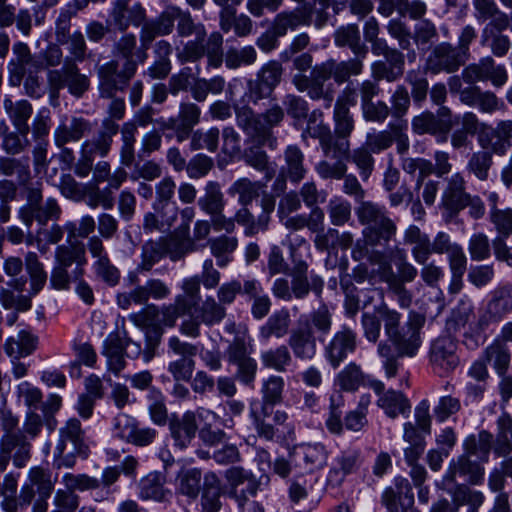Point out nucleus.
<instances>
[{
    "label": "nucleus",
    "instance_id": "obj_1",
    "mask_svg": "<svg viewBox=\"0 0 512 512\" xmlns=\"http://www.w3.org/2000/svg\"><path fill=\"white\" fill-rule=\"evenodd\" d=\"M366 57L355 55L354 58L337 62L330 59L316 65L310 76L295 74L292 76V84L299 92H306L308 97L317 101L322 99L324 107L330 108L334 100L332 85L325 86V82L333 77L337 84H343L351 76H358L363 71V60Z\"/></svg>",
    "mask_w": 512,
    "mask_h": 512
},
{
    "label": "nucleus",
    "instance_id": "obj_2",
    "mask_svg": "<svg viewBox=\"0 0 512 512\" xmlns=\"http://www.w3.org/2000/svg\"><path fill=\"white\" fill-rule=\"evenodd\" d=\"M176 30L178 36L182 38L195 36L194 39L188 40L183 48L177 52V58L182 64L196 62L206 56L209 66L214 68L221 66L223 62V36L220 32L215 31L207 36L204 24L196 23L190 11L181 7Z\"/></svg>",
    "mask_w": 512,
    "mask_h": 512
},
{
    "label": "nucleus",
    "instance_id": "obj_3",
    "mask_svg": "<svg viewBox=\"0 0 512 512\" xmlns=\"http://www.w3.org/2000/svg\"><path fill=\"white\" fill-rule=\"evenodd\" d=\"M235 116L238 127L253 142L275 149L277 140L272 129L279 126L285 116L284 109L280 105L273 104L263 113H255L251 107L246 105L236 107Z\"/></svg>",
    "mask_w": 512,
    "mask_h": 512
},
{
    "label": "nucleus",
    "instance_id": "obj_4",
    "mask_svg": "<svg viewBox=\"0 0 512 512\" xmlns=\"http://www.w3.org/2000/svg\"><path fill=\"white\" fill-rule=\"evenodd\" d=\"M356 216L364 226L363 237L369 246H386L397 233L396 223L388 216L385 206L372 201L361 202Z\"/></svg>",
    "mask_w": 512,
    "mask_h": 512
},
{
    "label": "nucleus",
    "instance_id": "obj_5",
    "mask_svg": "<svg viewBox=\"0 0 512 512\" xmlns=\"http://www.w3.org/2000/svg\"><path fill=\"white\" fill-rule=\"evenodd\" d=\"M86 264L83 247L77 248L64 244L57 246L49 278L50 287L57 291L70 290L72 282L84 276Z\"/></svg>",
    "mask_w": 512,
    "mask_h": 512
},
{
    "label": "nucleus",
    "instance_id": "obj_6",
    "mask_svg": "<svg viewBox=\"0 0 512 512\" xmlns=\"http://www.w3.org/2000/svg\"><path fill=\"white\" fill-rule=\"evenodd\" d=\"M57 476H53L49 468L33 466L27 472V477L21 486L22 501L32 504V512H47L48 500L51 497Z\"/></svg>",
    "mask_w": 512,
    "mask_h": 512
},
{
    "label": "nucleus",
    "instance_id": "obj_7",
    "mask_svg": "<svg viewBox=\"0 0 512 512\" xmlns=\"http://www.w3.org/2000/svg\"><path fill=\"white\" fill-rule=\"evenodd\" d=\"M61 214L62 209L56 199L49 197L43 201L40 185L27 189L26 203L17 211L18 219L28 230L34 221L39 226H47L49 221H57Z\"/></svg>",
    "mask_w": 512,
    "mask_h": 512
},
{
    "label": "nucleus",
    "instance_id": "obj_8",
    "mask_svg": "<svg viewBox=\"0 0 512 512\" xmlns=\"http://www.w3.org/2000/svg\"><path fill=\"white\" fill-rule=\"evenodd\" d=\"M404 241L413 245L411 254L416 263H424L425 259L435 254H449L459 244L451 242L450 236L445 232H438L431 241L428 234L422 232L416 225H410L404 233Z\"/></svg>",
    "mask_w": 512,
    "mask_h": 512
},
{
    "label": "nucleus",
    "instance_id": "obj_9",
    "mask_svg": "<svg viewBox=\"0 0 512 512\" xmlns=\"http://www.w3.org/2000/svg\"><path fill=\"white\" fill-rule=\"evenodd\" d=\"M47 83L51 98L57 99L59 92L67 87L69 93L77 98L90 87L88 76L80 73L77 63L70 58H65L62 68L50 69L47 72Z\"/></svg>",
    "mask_w": 512,
    "mask_h": 512
},
{
    "label": "nucleus",
    "instance_id": "obj_10",
    "mask_svg": "<svg viewBox=\"0 0 512 512\" xmlns=\"http://www.w3.org/2000/svg\"><path fill=\"white\" fill-rule=\"evenodd\" d=\"M200 285L199 276L185 278L181 285L183 293L176 295L173 303L162 306L160 324L172 328L180 317L190 314L200 299Z\"/></svg>",
    "mask_w": 512,
    "mask_h": 512
},
{
    "label": "nucleus",
    "instance_id": "obj_11",
    "mask_svg": "<svg viewBox=\"0 0 512 512\" xmlns=\"http://www.w3.org/2000/svg\"><path fill=\"white\" fill-rule=\"evenodd\" d=\"M193 309L194 313L188 314L189 317L183 320L179 327L183 335L191 338L200 336L201 324L211 327L220 324L226 317V308L213 296H207L199 306Z\"/></svg>",
    "mask_w": 512,
    "mask_h": 512
},
{
    "label": "nucleus",
    "instance_id": "obj_12",
    "mask_svg": "<svg viewBox=\"0 0 512 512\" xmlns=\"http://www.w3.org/2000/svg\"><path fill=\"white\" fill-rule=\"evenodd\" d=\"M179 11V6L168 5L157 18L143 24L140 31V41L143 51L137 53V58L141 63L147 58L146 50L157 36H166L173 32L174 23L177 21Z\"/></svg>",
    "mask_w": 512,
    "mask_h": 512
},
{
    "label": "nucleus",
    "instance_id": "obj_13",
    "mask_svg": "<svg viewBox=\"0 0 512 512\" xmlns=\"http://www.w3.org/2000/svg\"><path fill=\"white\" fill-rule=\"evenodd\" d=\"M457 348V342L450 336H440L431 343L429 362L435 374L445 377L458 367Z\"/></svg>",
    "mask_w": 512,
    "mask_h": 512
},
{
    "label": "nucleus",
    "instance_id": "obj_14",
    "mask_svg": "<svg viewBox=\"0 0 512 512\" xmlns=\"http://www.w3.org/2000/svg\"><path fill=\"white\" fill-rule=\"evenodd\" d=\"M136 62L125 63L123 70H118L115 60L109 61L98 68L99 92L103 98H113L118 90H123L129 79L135 74Z\"/></svg>",
    "mask_w": 512,
    "mask_h": 512
},
{
    "label": "nucleus",
    "instance_id": "obj_15",
    "mask_svg": "<svg viewBox=\"0 0 512 512\" xmlns=\"http://www.w3.org/2000/svg\"><path fill=\"white\" fill-rule=\"evenodd\" d=\"M171 289L169 285L159 278H150L144 285H138L129 292L119 293L116 297L117 305L122 309H128L132 303L137 305L147 304L150 298L163 300L169 297Z\"/></svg>",
    "mask_w": 512,
    "mask_h": 512
},
{
    "label": "nucleus",
    "instance_id": "obj_16",
    "mask_svg": "<svg viewBox=\"0 0 512 512\" xmlns=\"http://www.w3.org/2000/svg\"><path fill=\"white\" fill-rule=\"evenodd\" d=\"M368 385L378 397L376 405L387 417L395 419L399 415H409L411 403L403 392L385 389L384 383L377 379L370 380Z\"/></svg>",
    "mask_w": 512,
    "mask_h": 512
},
{
    "label": "nucleus",
    "instance_id": "obj_17",
    "mask_svg": "<svg viewBox=\"0 0 512 512\" xmlns=\"http://www.w3.org/2000/svg\"><path fill=\"white\" fill-rule=\"evenodd\" d=\"M462 78L468 84L490 81L495 87H502L508 80V73L504 65L496 64L491 56H486L478 63L465 67Z\"/></svg>",
    "mask_w": 512,
    "mask_h": 512
},
{
    "label": "nucleus",
    "instance_id": "obj_18",
    "mask_svg": "<svg viewBox=\"0 0 512 512\" xmlns=\"http://www.w3.org/2000/svg\"><path fill=\"white\" fill-rule=\"evenodd\" d=\"M425 317L419 313L411 312L405 327L395 337L388 339L397 352V356L413 357L421 346L420 329L424 325Z\"/></svg>",
    "mask_w": 512,
    "mask_h": 512
},
{
    "label": "nucleus",
    "instance_id": "obj_19",
    "mask_svg": "<svg viewBox=\"0 0 512 512\" xmlns=\"http://www.w3.org/2000/svg\"><path fill=\"white\" fill-rule=\"evenodd\" d=\"M467 59L450 43L436 45L426 59L425 71L431 74L453 73L465 64Z\"/></svg>",
    "mask_w": 512,
    "mask_h": 512
},
{
    "label": "nucleus",
    "instance_id": "obj_20",
    "mask_svg": "<svg viewBox=\"0 0 512 512\" xmlns=\"http://www.w3.org/2000/svg\"><path fill=\"white\" fill-rule=\"evenodd\" d=\"M357 347V334L351 328L342 326L324 346V357L334 369L354 353Z\"/></svg>",
    "mask_w": 512,
    "mask_h": 512
},
{
    "label": "nucleus",
    "instance_id": "obj_21",
    "mask_svg": "<svg viewBox=\"0 0 512 512\" xmlns=\"http://www.w3.org/2000/svg\"><path fill=\"white\" fill-rule=\"evenodd\" d=\"M32 68L37 69L38 62L30 47L25 42L15 41L12 45V58L7 65L9 83L13 86H19Z\"/></svg>",
    "mask_w": 512,
    "mask_h": 512
},
{
    "label": "nucleus",
    "instance_id": "obj_22",
    "mask_svg": "<svg viewBox=\"0 0 512 512\" xmlns=\"http://www.w3.org/2000/svg\"><path fill=\"white\" fill-rule=\"evenodd\" d=\"M290 458L295 466L311 473L322 469L328 459V451L321 443H305L294 447Z\"/></svg>",
    "mask_w": 512,
    "mask_h": 512
},
{
    "label": "nucleus",
    "instance_id": "obj_23",
    "mask_svg": "<svg viewBox=\"0 0 512 512\" xmlns=\"http://www.w3.org/2000/svg\"><path fill=\"white\" fill-rule=\"evenodd\" d=\"M314 25V18L310 11L302 4L294 9L283 10L277 13L272 22L271 29L275 35L284 37L288 32H294L301 27Z\"/></svg>",
    "mask_w": 512,
    "mask_h": 512
},
{
    "label": "nucleus",
    "instance_id": "obj_24",
    "mask_svg": "<svg viewBox=\"0 0 512 512\" xmlns=\"http://www.w3.org/2000/svg\"><path fill=\"white\" fill-rule=\"evenodd\" d=\"M130 0H117L110 12L109 24L121 32L126 31L130 25L143 26L146 21V9L137 2L128 6Z\"/></svg>",
    "mask_w": 512,
    "mask_h": 512
},
{
    "label": "nucleus",
    "instance_id": "obj_25",
    "mask_svg": "<svg viewBox=\"0 0 512 512\" xmlns=\"http://www.w3.org/2000/svg\"><path fill=\"white\" fill-rule=\"evenodd\" d=\"M318 338L314 331L307 326L302 327L297 323L293 328L287 340V346L291 349L293 356L300 361H311L315 358L318 351Z\"/></svg>",
    "mask_w": 512,
    "mask_h": 512
},
{
    "label": "nucleus",
    "instance_id": "obj_26",
    "mask_svg": "<svg viewBox=\"0 0 512 512\" xmlns=\"http://www.w3.org/2000/svg\"><path fill=\"white\" fill-rule=\"evenodd\" d=\"M293 267L290 271L291 290L296 299H304L313 290L315 293L320 294L323 289V280L311 274L308 277V264L303 260H296L293 258Z\"/></svg>",
    "mask_w": 512,
    "mask_h": 512
},
{
    "label": "nucleus",
    "instance_id": "obj_27",
    "mask_svg": "<svg viewBox=\"0 0 512 512\" xmlns=\"http://www.w3.org/2000/svg\"><path fill=\"white\" fill-rule=\"evenodd\" d=\"M412 131L417 135L429 134L436 137L437 142L444 143L451 131V124L446 119H438L431 111H423L412 118Z\"/></svg>",
    "mask_w": 512,
    "mask_h": 512
},
{
    "label": "nucleus",
    "instance_id": "obj_28",
    "mask_svg": "<svg viewBox=\"0 0 512 512\" xmlns=\"http://www.w3.org/2000/svg\"><path fill=\"white\" fill-rule=\"evenodd\" d=\"M92 130L91 123L83 117H72L67 122L65 116L54 131V142L59 148L69 142H77Z\"/></svg>",
    "mask_w": 512,
    "mask_h": 512
},
{
    "label": "nucleus",
    "instance_id": "obj_29",
    "mask_svg": "<svg viewBox=\"0 0 512 512\" xmlns=\"http://www.w3.org/2000/svg\"><path fill=\"white\" fill-rule=\"evenodd\" d=\"M60 439L57 444V453L61 454L67 450V443H71L73 453L79 456L87 457L88 446L85 443V432L81 427V422L77 418L69 419L60 429Z\"/></svg>",
    "mask_w": 512,
    "mask_h": 512
},
{
    "label": "nucleus",
    "instance_id": "obj_30",
    "mask_svg": "<svg viewBox=\"0 0 512 512\" xmlns=\"http://www.w3.org/2000/svg\"><path fill=\"white\" fill-rule=\"evenodd\" d=\"M166 477L161 472H150L138 482V497L141 500L164 502L172 496L171 490L165 487Z\"/></svg>",
    "mask_w": 512,
    "mask_h": 512
},
{
    "label": "nucleus",
    "instance_id": "obj_31",
    "mask_svg": "<svg viewBox=\"0 0 512 512\" xmlns=\"http://www.w3.org/2000/svg\"><path fill=\"white\" fill-rule=\"evenodd\" d=\"M169 429L175 446L180 449L187 448L198 430L195 412L186 411L181 417L172 418Z\"/></svg>",
    "mask_w": 512,
    "mask_h": 512
},
{
    "label": "nucleus",
    "instance_id": "obj_32",
    "mask_svg": "<svg viewBox=\"0 0 512 512\" xmlns=\"http://www.w3.org/2000/svg\"><path fill=\"white\" fill-rule=\"evenodd\" d=\"M227 331L234 333L233 340L229 343L225 354L230 364L251 358L254 351L253 339L247 327L236 329L235 324L228 326Z\"/></svg>",
    "mask_w": 512,
    "mask_h": 512
},
{
    "label": "nucleus",
    "instance_id": "obj_33",
    "mask_svg": "<svg viewBox=\"0 0 512 512\" xmlns=\"http://www.w3.org/2000/svg\"><path fill=\"white\" fill-rule=\"evenodd\" d=\"M319 144L323 155L333 160L348 161L350 159V141L348 138L333 135L330 129H324V132H313Z\"/></svg>",
    "mask_w": 512,
    "mask_h": 512
},
{
    "label": "nucleus",
    "instance_id": "obj_34",
    "mask_svg": "<svg viewBox=\"0 0 512 512\" xmlns=\"http://www.w3.org/2000/svg\"><path fill=\"white\" fill-rule=\"evenodd\" d=\"M0 446L12 455L13 465L16 468H23L31 458L30 440L21 431L13 434H3L0 439Z\"/></svg>",
    "mask_w": 512,
    "mask_h": 512
},
{
    "label": "nucleus",
    "instance_id": "obj_35",
    "mask_svg": "<svg viewBox=\"0 0 512 512\" xmlns=\"http://www.w3.org/2000/svg\"><path fill=\"white\" fill-rule=\"evenodd\" d=\"M291 317L288 309L282 308L272 313L259 328V339L268 342L271 338L282 339L288 335Z\"/></svg>",
    "mask_w": 512,
    "mask_h": 512
},
{
    "label": "nucleus",
    "instance_id": "obj_36",
    "mask_svg": "<svg viewBox=\"0 0 512 512\" xmlns=\"http://www.w3.org/2000/svg\"><path fill=\"white\" fill-rule=\"evenodd\" d=\"M118 131L119 125L112 119L105 118L102 121L97 135L93 139L83 142L82 146L91 150L93 154L104 157L109 153L113 137L118 133Z\"/></svg>",
    "mask_w": 512,
    "mask_h": 512
},
{
    "label": "nucleus",
    "instance_id": "obj_37",
    "mask_svg": "<svg viewBox=\"0 0 512 512\" xmlns=\"http://www.w3.org/2000/svg\"><path fill=\"white\" fill-rule=\"evenodd\" d=\"M3 108L15 129L29 130L28 121L33 114V106L28 100H13L11 95H4Z\"/></svg>",
    "mask_w": 512,
    "mask_h": 512
},
{
    "label": "nucleus",
    "instance_id": "obj_38",
    "mask_svg": "<svg viewBox=\"0 0 512 512\" xmlns=\"http://www.w3.org/2000/svg\"><path fill=\"white\" fill-rule=\"evenodd\" d=\"M297 323L312 329L318 340L323 342L332 328V313L326 305H322L308 315H301Z\"/></svg>",
    "mask_w": 512,
    "mask_h": 512
},
{
    "label": "nucleus",
    "instance_id": "obj_39",
    "mask_svg": "<svg viewBox=\"0 0 512 512\" xmlns=\"http://www.w3.org/2000/svg\"><path fill=\"white\" fill-rule=\"evenodd\" d=\"M482 462L483 461H479L467 454H463L457 461L450 464L447 477L453 481L456 473H459L460 475L468 476V480L472 484H478L483 479L484 475V469L481 466Z\"/></svg>",
    "mask_w": 512,
    "mask_h": 512
},
{
    "label": "nucleus",
    "instance_id": "obj_40",
    "mask_svg": "<svg viewBox=\"0 0 512 512\" xmlns=\"http://www.w3.org/2000/svg\"><path fill=\"white\" fill-rule=\"evenodd\" d=\"M483 358L485 362L493 366L499 376H503L509 368L511 353L503 339L495 338L484 350Z\"/></svg>",
    "mask_w": 512,
    "mask_h": 512
},
{
    "label": "nucleus",
    "instance_id": "obj_41",
    "mask_svg": "<svg viewBox=\"0 0 512 512\" xmlns=\"http://www.w3.org/2000/svg\"><path fill=\"white\" fill-rule=\"evenodd\" d=\"M201 109L193 102H181L179 106L177 129V142L182 143L187 140L192 133L193 128L200 122Z\"/></svg>",
    "mask_w": 512,
    "mask_h": 512
},
{
    "label": "nucleus",
    "instance_id": "obj_42",
    "mask_svg": "<svg viewBox=\"0 0 512 512\" xmlns=\"http://www.w3.org/2000/svg\"><path fill=\"white\" fill-rule=\"evenodd\" d=\"M285 165L281 167V174L291 182L299 183L307 172L304 166V154L296 145H290L284 152Z\"/></svg>",
    "mask_w": 512,
    "mask_h": 512
},
{
    "label": "nucleus",
    "instance_id": "obj_43",
    "mask_svg": "<svg viewBox=\"0 0 512 512\" xmlns=\"http://www.w3.org/2000/svg\"><path fill=\"white\" fill-rule=\"evenodd\" d=\"M24 262L26 272L30 279L29 294L35 296L44 288L48 277L47 272L38 254L34 251L26 252Z\"/></svg>",
    "mask_w": 512,
    "mask_h": 512
},
{
    "label": "nucleus",
    "instance_id": "obj_44",
    "mask_svg": "<svg viewBox=\"0 0 512 512\" xmlns=\"http://www.w3.org/2000/svg\"><path fill=\"white\" fill-rule=\"evenodd\" d=\"M334 42L338 47H349L354 55L366 57L368 54V48L361 42L360 32L355 24L338 28L334 34Z\"/></svg>",
    "mask_w": 512,
    "mask_h": 512
},
{
    "label": "nucleus",
    "instance_id": "obj_45",
    "mask_svg": "<svg viewBox=\"0 0 512 512\" xmlns=\"http://www.w3.org/2000/svg\"><path fill=\"white\" fill-rule=\"evenodd\" d=\"M1 130H3L1 148L6 154L18 155L30 146V140L28 139L29 130L15 129V131H9V127L4 120L0 121Z\"/></svg>",
    "mask_w": 512,
    "mask_h": 512
},
{
    "label": "nucleus",
    "instance_id": "obj_46",
    "mask_svg": "<svg viewBox=\"0 0 512 512\" xmlns=\"http://www.w3.org/2000/svg\"><path fill=\"white\" fill-rule=\"evenodd\" d=\"M491 295V300L488 303L490 317L500 320L512 312V284L496 287Z\"/></svg>",
    "mask_w": 512,
    "mask_h": 512
},
{
    "label": "nucleus",
    "instance_id": "obj_47",
    "mask_svg": "<svg viewBox=\"0 0 512 512\" xmlns=\"http://www.w3.org/2000/svg\"><path fill=\"white\" fill-rule=\"evenodd\" d=\"M197 204L207 215L224 211L226 201L221 185L217 181H208L204 186V194L198 199Z\"/></svg>",
    "mask_w": 512,
    "mask_h": 512
},
{
    "label": "nucleus",
    "instance_id": "obj_48",
    "mask_svg": "<svg viewBox=\"0 0 512 512\" xmlns=\"http://www.w3.org/2000/svg\"><path fill=\"white\" fill-rule=\"evenodd\" d=\"M165 249H167V244L163 237L146 241L141 248V262L138 264L137 270L139 272H149L155 264L166 256Z\"/></svg>",
    "mask_w": 512,
    "mask_h": 512
},
{
    "label": "nucleus",
    "instance_id": "obj_49",
    "mask_svg": "<svg viewBox=\"0 0 512 512\" xmlns=\"http://www.w3.org/2000/svg\"><path fill=\"white\" fill-rule=\"evenodd\" d=\"M0 174L8 177L16 175L17 181L20 185H27L32 178L29 158H13L1 156Z\"/></svg>",
    "mask_w": 512,
    "mask_h": 512
},
{
    "label": "nucleus",
    "instance_id": "obj_50",
    "mask_svg": "<svg viewBox=\"0 0 512 512\" xmlns=\"http://www.w3.org/2000/svg\"><path fill=\"white\" fill-rule=\"evenodd\" d=\"M103 354L107 358L108 369L119 375L126 366L124 341L118 336L109 337L105 341Z\"/></svg>",
    "mask_w": 512,
    "mask_h": 512
},
{
    "label": "nucleus",
    "instance_id": "obj_51",
    "mask_svg": "<svg viewBox=\"0 0 512 512\" xmlns=\"http://www.w3.org/2000/svg\"><path fill=\"white\" fill-rule=\"evenodd\" d=\"M371 403L369 394L360 396L357 407L346 413L344 417V426L347 430L352 432H361L368 425V409Z\"/></svg>",
    "mask_w": 512,
    "mask_h": 512
},
{
    "label": "nucleus",
    "instance_id": "obj_52",
    "mask_svg": "<svg viewBox=\"0 0 512 512\" xmlns=\"http://www.w3.org/2000/svg\"><path fill=\"white\" fill-rule=\"evenodd\" d=\"M270 217L266 214H261L255 219L254 215L249 211L247 206H242L234 216V223L244 227V234L246 236H253L259 232H264L268 229Z\"/></svg>",
    "mask_w": 512,
    "mask_h": 512
},
{
    "label": "nucleus",
    "instance_id": "obj_53",
    "mask_svg": "<svg viewBox=\"0 0 512 512\" xmlns=\"http://www.w3.org/2000/svg\"><path fill=\"white\" fill-rule=\"evenodd\" d=\"M262 365L277 372H285L292 363V355L287 345L263 351L260 355Z\"/></svg>",
    "mask_w": 512,
    "mask_h": 512
},
{
    "label": "nucleus",
    "instance_id": "obj_54",
    "mask_svg": "<svg viewBox=\"0 0 512 512\" xmlns=\"http://www.w3.org/2000/svg\"><path fill=\"white\" fill-rule=\"evenodd\" d=\"M211 254L217 259L219 267L226 266L230 261V255L238 247V240L234 236L221 235L208 241Z\"/></svg>",
    "mask_w": 512,
    "mask_h": 512
},
{
    "label": "nucleus",
    "instance_id": "obj_55",
    "mask_svg": "<svg viewBox=\"0 0 512 512\" xmlns=\"http://www.w3.org/2000/svg\"><path fill=\"white\" fill-rule=\"evenodd\" d=\"M271 413L272 408L267 406H260V409L251 407L250 409V417L257 435L267 441H273L278 437V429L266 421V418L271 416Z\"/></svg>",
    "mask_w": 512,
    "mask_h": 512
},
{
    "label": "nucleus",
    "instance_id": "obj_56",
    "mask_svg": "<svg viewBox=\"0 0 512 512\" xmlns=\"http://www.w3.org/2000/svg\"><path fill=\"white\" fill-rule=\"evenodd\" d=\"M492 439V435L487 431H480L477 436L471 435L467 437L464 442V454L486 462L491 449Z\"/></svg>",
    "mask_w": 512,
    "mask_h": 512
},
{
    "label": "nucleus",
    "instance_id": "obj_57",
    "mask_svg": "<svg viewBox=\"0 0 512 512\" xmlns=\"http://www.w3.org/2000/svg\"><path fill=\"white\" fill-rule=\"evenodd\" d=\"M358 458L359 453L356 451L342 453L336 459V466L329 471L328 480L336 484H341L346 475L356 470Z\"/></svg>",
    "mask_w": 512,
    "mask_h": 512
},
{
    "label": "nucleus",
    "instance_id": "obj_58",
    "mask_svg": "<svg viewBox=\"0 0 512 512\" xmlns=\"http://www.w3.org/2000/svg\"><path fill=\"white\" fill-rule=\"evenodd\" d=\"M263 184L253 182L248 178H240L235 181L228 192L230 195H238V202L242 206H248L252 201L259 197Z\"/></svg>",
    "mask_w": 512,
    "mask_h": 512
},
{
    "label": "nucleus",
    "instance_id": "obj_59",
    "mask_svg": "<svg viewBox=\"0 0 512 512\" xmlns=\"http://www.w3.org/2000/svg\"><path fill=\"white\" fill-rule=\"evenodd\" d=\"M147 399L151 421L158 426L166 425L168 420V409L162 392L159 389L152 387L147 394Z\"/></svg>",
    "mask_w": 512,
    "mask_h": 512
},
{
    "label": "nucleus",
    "instance_id": "obj_60",
    "mask_svg": "<svg viewBox=\"0 0 512 512\" xmlns=\"http://www.w3.org/2000/svg\"><path fill=\"white\" fill-rule=\"evenodd\" d=\"M178 234L179 233L175 231L173 235L164 237L167 244L165 254L169 256L172 261H178L186 254L194 252L198 248L197 245H194V241L190 240V235H182V238H179Z\"/></svg>",
    "mask_w": 512,
    "mask_h": 512
},
{
    "label": "nucleus",
    "instance_id": "obj_61",
    "mask_svg": "<svg viewBox=\"0 0 512 512\" xmlns=\"http://www.w3.org/2000/svg\"><path fill=\"white\" fill-rule=\"evenodd\" d=\"M426 72L425 70L413 69L409 70L405 76V81L411 87L412 99L417 105H422L427 98L429 83Z\"/></svg>",
    "mask_w": 512,
    "mask_h": 512
},
{
    "label": "nucleus",
    "instance_id": "obj_62",
    "mask_svg": "<svg viewBox=\"0 0 512 512\" xmlns=\"http://www.w3.org/2000/svg\"><path fill=\"white\" fill-rule=\"evenodd\" d=\"M201 478V471L197 468L181 471L177 477L179 493L187 496L190 499L197 498L200 492Z\"/></svg>",
    "mask_w": 512,
    "mask_h": 512
},
{
    "label": "nucleus",
    "instance_id": "obj_63",
    "mask_svg": "<svg viewBox=\"0 0 512 512\" xmlns=\"http://www.w3.org/2000/svg\"><path fill=\"white\" fill-rule=\"evenodd\" d=\"M284 379L281 376L271 375L262 384V403L260 406L271 407L282 401Z\"/></svg>",
    "mask_w": 512,
    "mask_h": 512
},
{
    "label": "nucleus",
    "instance_id": "obj_64",
    "mask_svg": "<svg viewBox=\"0 0 512 512\" xmlns=\"http://www.w3.org/2000/svg\"><path fill=\"white\" fill-rule=\"evenodd\" d=\"M220 131L217 127H212L207 131L196 130L190 134V149L197 151L207 149L209 152H215L218 148Z\"/></svg>",
    "mask_w": 512,
    "mask_h": 512
}]
</instances>
